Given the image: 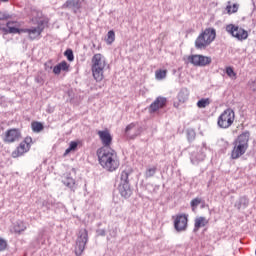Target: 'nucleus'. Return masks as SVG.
<instances>
[{
  "instance_id": "1",
  "label": "nucleus",
  "mask_w": 256,
  "mask_h": 256,
  "mask_svg": "<svg viewBox=\"0 0 256 256\" xmlns=\"http://www.w3.org/2000/svg\"><path fill=\"white\" fill-rule=\"evenodd\" d=\"M98 157L99 165L105 169V171H109V173H113V171H117L121 165V161L119 160V155L113 149L101 147L96 152Z\"/></svg>"
},
{
  "instance_id": "2",
  "label": "nucleus",
  "mask_w": 256,
  "mask_h": 256,
  "mask_svg": "<svg viewBox=\"0 0 256 256\" xmlns=\"http://www.w3.org/2000/svg\"><path fill=\"white\" fill-rule=\"evenodd\" d=\"M249 139H251V133L249 131L242 132L236 140L233 142V149L231 151V159L237 160L243 157L249 149Z\"/></svg>"
},
{
  "instance_id": "3",
  "label": "nucleus",
  "mask_w": 256,
  "mask_h": 256,
  "mask_svg": "<svg viewBox=\"0 0 256 256\" xmlns=\"http://www.w3.org/2000/svg\"><path fill=\"white\" fill-rule=\"evenodd\" d=\"M107 68V58L101 53H96L91 59V71L95 81L100 82L105 78V69Z\"/></svg>"
},
{
  "instance_id": "4",
  "label": "nucleus",
  "mask_w": 256,
  "mask_h": 256,
  "mask_svg": "<svg viewBox=\"0 0 256 256\" xmlns=\"http://www.w3.org/2000/svg\"><path fill=\"white\" fill-rule=\"evenodd\" d=\"M41 15H43L41 11L32 10L31 11L32 21H37L38 24L36 27H31V28L22 30L23 33H27L30 41H36L38 39H41V35L43 31H45V21L40 20Z\"/></svg>"
},
{
  "instance_id": "5",
  "label": "nucleus",
  "mask_w": 256,
  "mask_h": 256,
  "mask_svg": "<svg viewBox=\"0 0 256 256\" xmlns=\"http://www.w3.org/2000/svg\"><path fill=\"white\" fill-rule=\"evenodd\" d=\"M215 37H217L215 28H206L195 41L196 49H205L206 47H209V45L215 41Z\"/></svg>"
},
{
  "instance_id": "6",
  "label": "nucleus",
  "mask_w": 256,
  "mask_h": 256,
  "mask_svg": "<svg viewBox=\"0 0 256 256\" xmlns=\"http://www.w3.org/2000/svg\"><path fill=\"white\" fill-rule=\"evenodd\" d=\"M235 121V112L231 109L224 110L218 117V127L220 129H229Z\"/></svg>"
},
{
  "instance_id": "7",
  "label": "nucleus",
  "mask_w": 256,
  "mask_h": 256,
  "mask_svg": "<svg viewBox=\"0 0 256 256\" xmlns=\"http://www.w3.org/2000/svg\"><path fill=\"white\" fill-rule=\"evenodd\" d=\"M31 145H33V138H31V136L25 137L24 140L20 142L17 148L12 152L13 159H17V157H23L25 153H29Z\"/></svg>"
},
{
  "instance_id": "8",
  "label": "nucleus",
  "mask_w": 256,
  "mask_h": 256,
  "mask_svg": "<svg viewBox=\"0 0 256 256\" xmlns=\"http://www.w3.org/2000/svg\"><path fill=\"white\" fill-rule=\"evenodd\" d=\"M88 241L89 233L87 232V229H81L76 240L75 255H83V251H85V246L87 245Z\"/></svg>"
},
{
  "instance_id": "9",
  "label": "nucleus",
  "mask_w": 256,
  "mask_h": 256,
  "mask_svg": "<svg viewBox=\"0 0 256 256\" xmlns=\"http://www.w3.org/2000/svg\"><path fill=\"white\" fill-rule=\"evenodd\" d=\"M185 63L194 65V67H206L211 65V57L203 55H190L184 58Z\"/></svg>"
},
{
  "instance_id": "10",
  "label": "nucleus",
  "mask_w": 256,
  "mask_h": 256,
  "mask_svg": "<svg viewBox=\"0 0 256 256\" xmlns=\"http://www.w3.org/2000/svg\"><path fill=\"white\" fill-rule=\"evenodd\" d=\"M226 31L237 39L238 41H245L247 37H249V32L247 30L235 25V24H228L226 25Z\"/></svg>"
},
{
  "instance_id": "11",
  "label": "nucleus",
  "mask_w": 256,
  "mask_h": 256,
  "mask_svg": "<svg viewBox=\"0 0 256 256\" xmlns=\"http://www.w3.org/2000/svg\"><path fill=\"white\" fill-rule=\"evenodd\" d=\"M174 221V229L181 233L183 231H187L188 223H189V215L187 214H177L173 216Z\"/></svg>"
},
{
  "instance_id": "12",
  "label": "nucleus",
  "mask_w": 256,
  "mask_h": 256,
  "mask_svg": "<svg viewBox=\"0 0 256 256\" xmlns=\"http://www.w3.org/2000/svg\"><path fill=\"white\" fill-rule=\"evenodd\" d=\"M21 137V130L19 128H11L4 133L3 141L4 143H15Z\"/></svg>"
},
{
  "instance_id": "13",
  "label": "nucleus",
  "mask_w": 256,
  "mask_h": 256,
  "mask_svg": "<svg viewBox=\"0 0 256 256\" xmlns=\"http://www.w3.org/2000/svg\"><path fill=\"white\" fill-rule=\"evenodd\" d=\"M97 135L102 143V147H104V149H107V147H111L112 143H113V136H111V132H109L108 129L105 130H99L97 132Z\"/></svg>"
},
{
  "instance_id": "14",
  "label": "nucleus",
  "mask_w": 256,
  "mask_h": 256,
  "mask_svg": "<svg viewBox=\"0 0 256 256\" xmlns=\"http://www.w3.org/2000/svg\"><path fill=\"white\" fill-rule=\"evenodd\" d=\"M167 105V98L157 97L152 104L149 106V113H157L159 109H163Z\"/></svg>"
},
{
  "instance_id": "15",
  "label": "nucleus",
  "mask_w": 256,
  "mask_h": 256,
  "mask_svg": "<svg viewBox=\"0 0 256 256\" xmlns=\"http://www.w3.org/2000/svg\"><path fill=\"white\" fill-rule=\"evenodd\" d=\"M118 191L121 197H124V199H129V197L133 195V190L131 189L130 184H119Z\"/></svg>"
},
{
  "instance_id": "16",
  "label": "nucleus",
  "mask_w": 256,
  "mask_h": 256,
  "mask_svg": "<svg viewBox=\"0 0 256 256\" xmlns=\"http://www.w3.org/2000/svg\"><path fill=\"white\" fill-rule=\"evenodd\" d=\"M69 63L67 61H62L53 68L54 75H61V71H64L65 73H68L69 71Z\"/></svg>"
},
{
  "instance_id": "17",
  "label": "nucleus",
  "mask_w": 256,
  "mask_h": 256,
  "mask_svg": "<svg viewBox=\"0 0 256 256\" xmlns=\"http://www.w3.org/2000/svg\"><path fill=\"white\" fill-rule=\"evenodd\" d=\"M6 29L7 31H3L4 33H23L24 29H19L17 27H19V25L17 24V22H13V21H9L6 23Z\"/></svg>"
},
{
  "instance_id": "18",
  "label": "nucleus",
  "mask_w": 256,
  "mask_h": 256,
  "mask_svg": "<svg viewBox=\"0 0 256 256\" xmlns=\"http://www.w3.org/2000/svg\"><path fill=\"white\" fill-rule=\"evenodd\" d=\"M209 225V220L205 217H198L194 221V231H199L201 227H205Z\"/></svg>"
},
{
  "instance_id": "19",
  "label": "nucleus",
  "mask_w": 256,
  "mask_h": 256,
  "mask_svg": "<svg viewBox=\"0 0 256 256\" xmlns=\"http://www.w3.org/2000/svg\"><path fill=\"white\" fill-rule=\"evenodd\" d=\"M81 7L80 0H67L63 5L62 9H79Z\"/></svg>"
},
{
  "instance_id": "20",
  "label": "nucleus",
  "mask_w": 256,
  "mask_h": 256,
  "mask_svg": "<svg viewBox=\"0 0 256 256\" xmlns=\"http://www.w3.org/2000/svg\"><path fill=\"white\" fill-rule=\"evenodd\" d=\"M31 129L34 133H41L44 129L43 123L34 121L31 123Z\"/></svg>"
},
{
  "instance_id": "21",
  "label": "nucleus",
  "mask_w": 256,
  "mask_h": 256,
  "mask_svg": "<svg viewBox=\"0 0 256 256\" xmlns=\"http://www.w3.org/2000/svg\"><path fill=\"white\" fill-rule=\"evenodd\" d=\"M208 105H211V100L209 98H202L197 102V107L199 109H205Z\"/></svg>"
},
{
  "instance_id": "22",
  "label": "nucleus",
  "mask_w": 256,
  "mask_h": 256,
  "mask_svg": "<svg viewBox=\"0 0 256 256\" xmlns=\"http://www.w3.org/2000/svg\"><path fill=\"white\" fill-rule=\"evenodd\" d=\"M130 173L127 170H123L120 175V184H129Z\"/></svg>"
},
{
  "instance_id": "23",
  "label": "nucleus",
  "mask_w": 256,
  "mask_h": 256,
  "mask_svg": "<svg viewBox=\"0 0 256 256\" xmlns=\"http://www.w3.org/2000/svg\"><path fill=\"white\" fill-rule=\"evenodd\" d=\"M8 248H9V243L5 238L0 236V253L7 251Z\"/></svg>"
},
{
  "instance_id": "24",
  "label": "nucleus",
  "mask_w": 256,
  "mask_h": 256,
  "mask_svg": "<svg viewBox=\"0 0 256 256\" xmlns=\"http://www.w3.org/2000/svg\"><path fill=\"white\" fill-rule=\"evenodd\" d=\"M155 77L158 81H161L167 77V70H156Z\"/></svg>"
},
{
  "instance_id": "25",
  "label": "nucleus",
  "mask_w": 256,
  "mask_h": 256,
  "mask_svg": "<svg viewBox=\"0 0 256 256\" xmlns=\"http://www.w3.org/2000/svg\"><path fill=\"white\" fill-rule=\"evenodd\" d=\"M156 173H157V167L156 166L149 167L145 171V177H147V178L154 177Z\"/></svg>"
},
{
  "instance_id": "26",
  "label": "nucleus",
  "mask_w": 256,
  "mask_h": 256,
  "mask_svg": "<svg viewBox=\"0 0 256 256\" xmlns=\"http://www.w3.org/2000/svg\"><path fill=\"white\" fill-rule=\"evenodd\" d=\"M188 97H189V94L187 93V91L182 90L178 93V101L180 103H185L187 101Z\"/></svg>"
},
{
  "instance_id": "27",
  "label": "nucleus",
  "mask_w": 256,
  "mask_h": 256,
  "mask_svg": "<svg viewBox=\"0 0 256 256\" xmlns=\"http://www.w3.org/2000/svg\"><path fill=\"white\" fill-rule=\"evenodd\" d=\"M78 145H79V143H77L76 141L70 142V145H69V147L65 150L64 155H69V153H70L71 151H76Z\"/></svg>"
},
{
  "instance_id": "28",
  "label": "nucleus",
  "mask_w": 256,
  "mask_h": 256,
  "mask_svg": "<svg viewBox=\"0 0 256 256\" xmlns=\"http://www.w3.org/2000/svg\"><path fill=\"white\" fill-rule=\"evenodd\" d=\"M115 41V31L110 30L107 33V39H106V43L108 45H111L113 42Z\"/></svg>"
},
{
  "instance_id": "29",
  "label": "nucleus",
  "mask_w": 256,
  "mask_h": 256,
  "mask_svg": "<svg viewBox=\"0 0 256 256\" xmlns=\"http://www.w3.org/2000/svg\"><path fill=\"white\" fill-rule=\"evenodd\" d=\"M226 11L228 15H232V13H237V11H239V6L237 4H233V6L228 5L226 6Z\"/></svg>"
},
{
  "instance_id": "30",
  "label": "nucleus",
  "mask_w": 256,
  "mask_h": 256,
  "mask_svg": "<svg viewBox=\"0 0 256 256\" xmlns=\"http://www.w3.org/2000/svg\"><path fill=\"white\" fill-rule=\"evenodd\" d=\"M226 74L230 79H237V73H235V70L231 66L226 67Z\"/></svg>"
},
{
  "instance_id": "31",
  "label": "nucleus",
  "mask_w": 256,
  "mask_h": 256,
  "mask_svg": "<svg viewBox=\"0 0 256 256\" xmlns=\"http://www.w3.org/2000/svg\"><path fill=\"white\" fill-rule=\"evenodd\" d=\"M27 227L25 226V223L20 222L17 225L14 226L15 233H23Z\"/></svg>"
},
{
  "instance_id": "32",
  "label": "nucleus",
  "mask_w": 256,
  "mask_h": 256,
  "mask_svg": "<svg viewBox=\"0 0 256 256\" xmlns=\"http://www.w3.org/2000/svg\"><path fill=\"white\" fill-rule=\"evenodd\" d=\"M190 205L192 207V211H195V209L201 205V198H194L191 200Z\"/></svg>"
},
{
  "instance_id": "33",
  "label": "nucleus",
  "mask_w": 256,
  "mask_h": 256,
  "mask_svg": "<svg viewBox=\"0 0 256 256\" xmlns=\"http://www.w3.org/2000/svg\"><path fill=\"white\" fill-rule=\"evenodd\" d=\"M65 57H67L68 61H74L75 56L73 55V50L68 49L64 52Z\"/></svg>"
},
{
  "instance_id": "34",
  "label": "nucleus",
  "mask_w": 256,
  "mask_h": 256,
  "mask_svg": "<svg viewBox=\"0 0 256 256\" xmlns=\"http://www.w3.org/2000/svg\"><path fill=\"white\" fill-rule=\"evenodd\" d=\"M64 185H66V187H75V180H73V178H67Z\"/></svg>"
},
{
  "instance_id": "35",
  "label": "nucleus",
  "mask_w": 256,
  "mask_h": 256,
  "mask_svg": "<svg viewBox=\"0 0 256 256\" xmlns=\"http://www.w3.org/2000/svg\"><path fill=\"white\" fill-rule=\"evenodd\" d=\"M7 19H11V16L5 12H0V21H7Z\"/></svg>"
},
{
  "instance_id": "36",
  "label": "nucleus",
  "mask_w": 256,
  "mask_h": 256,
  "mask_svg": "<svg viewBox=\"0 0 256 256\" xmlns=\"http://www.w3.org/2000/svg\"><path fill=\"white\" fill-rule=\"evenodd\" d=\"M131 129H135V123H131V124H129V125L126 127V129H125L126 133H129V131H130Z\"/></svg>"
},
{
  "instance_id": "37",
  "label": "nucleus",
  "mask_w": 256,
  "mask_h": 256,
  "mask_svg": "<svg viewBox=\"0 0 256 256\" xmlns=\"http://www.w3.org/2000/svg\"><path fill=\"white\" fill-rule=\"evenodd\" d=\"M0 31H7V28L3 27V24L0 23Z\"/></svg>"
},
{
  "instance_id": "38",
  "label": "nucleus",
  "mask_w": 256,
  "mask_h": 256,
  "mask_svg": "<svg viewBox=\"0 0 256 256\" xmlns=\"http://www.w3.org/2000/svg\"><path fill=\"white\" fill-rule=\"evenodd\" d=\"M2 3H7L9 0H0Z\"/></svg>"
}]
</instances>
